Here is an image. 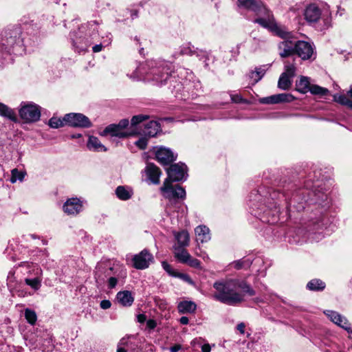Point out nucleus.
<instances>
[{
	"label": "nucleus",
	"instance_id": "0e129e2a",
	"mask_svg": "<svg viewBox=\"0 0 352 352\" xmlns=\"http://www.w3.org/2000/svg\"><path fill=\"white\" fill-rule=\"evenodd\" d=\"M124 343V338L122 339L120 341V344Z\"/></svg>",
	"mask_w": 352,
	"mask_h": 352
},
{
	"label": "nucleus",
	"instance_id": "37998d69",
	"mask_svg": "<svg viewBox=\"0 0 352 352\" xmlns=\"http://www.w3.org/2000/svg\"><path fill=\"white\" fill-rule=\"evenodd\" d=\"M162 267L163 269L171 276H173L175 277L177 272H175L173 268L172 267L170 266V265H169L167 262L166 261H163L162 263Z\"/></svg>",
	"mask_w": 352,
	"mask_h": 352
},
{
	"label": "nucleus",
	"instance_id": "7c9ffc66",
	"mask_svg": "<svg viewBox=\"0 0 352 352\" xmlns=\"http://www.w3.org/2000/svg\"><path fill=\"white\" fill-rule=\"evenodd\" d=\"M291 85V78L282 74L278 82V88L283 90H287L290 87Z\"/></svg>",
	"mask_w": 352,
	"mask_h": 352
},
{
	"label": "nucleus",
	"instance_id": "c9c22d12",
	"mask_svg": "<svg viewBox=\"0 0 352 352\" xmlns=\"http://www.w3.org/2000/svg\"><path fill=\"white\" fill-rule=\"evenodd\" d=\"M25 177V173L21 171H19L16 168L12 170L10 182L14 184L16 181H22Z\"/></svg>",
	"mask_w": 352,
	"mask_h": 352
},
{
	"label": "nucleus",
	"instance_id": "3c124183",
	"mask_svg": "<svg viewBox=\"0 0 352 352\" xmlns=\"http://www.w3.org/2000/svg\"><path fill=\"white\" fill-rule=\"evenodd\" d=\"M100 307L103 309H107L111 307V303L109 300H103L100 302Z\"/></svg>",
	"mask_w": 352,
	"mask_h": 352
},
{
	"label": "nucleus",
	"instance_id": "774afa93",
	"mask_svg": "<svg viewBox=\"0 0 352 352\" xmlns=\"http://www.w3.org/2000/svg\"><path fill=\"white\" fill-rule=\"evenodd\" d=\"M55 2H56V3H60V0H55Z\"/></svg>",
	"mask_w": 352,
	"mask_h": 352
},
{
	"label": "nucleus",
	"instance_id": "2f4dec72",
	"mask_svg": "<svg viewBox=\"0 0 352 352\" xmlns=\"http://www.w3.org/2000/svg\"><path fill=\"white\" fill-rule=\"evenodd\" d=\"M82 41V39H76L73 41V45L78 52L87 51L89 46L91 43V41L88 40L85 41V42L83 43Z\"/></svg>",
	"mask_w": 352,
	"mask_h": 352
},
{
	"label": "nucleus",
	"instance_id": "f03ea898",
	"mask_svg": "<svg viewBox=\"0 0 352 352\" xmlns=\"http://www.w3.org/2000/svg\"><path fill=\"white\" fill-rule=\"evenodd\" d=\"M171 67L170 63L164 60H149L138 66L130 78L136 80H153L162 85L169 78Z\"/></svg>",
	"mask_w": 352,
	"mask_h": 352
},
{
	"label": "nucleus",
	"instance_id": "4c0bfd02",
	"mask_svg": "<svg viewBox=\"0 0 352 352\" xmlns=\"http://www.w3.org/2000/svg\"><path fill=\"white\" fill-rule=\"evenodd\" d=\"M25 282L34 290H38L41 287V280L38 278H25Z\"/></svg>",
	"mask_w": 352,
	"mask_h": 352
},
{
	"label": "nucleus",
	"instance_id": "6e6d98bb",
	"mask_svg": "<svg viewBox=\"0 0 352 352\" xmlns=\"http://www.w3.org/2000/svg\"><path fill=\"white\" fill-rule=\"evenodd\" d=\"M13 281H14L13 276H9L8 277V285L10 288V289H12L14 288V285L12 284Z\"/></svg>",
	"mask_w": 352,
	"mask_h": 352
},
{
	"label": "nucleus",
	"instance_id": "4468645a",
	"mask_svg": "<svg viewBox=\"0 0 352 352\" xmlns=\"http://www.w3.org/2000/svg\"><path fill=\"white\" fill-rule=\"evenodd\" d=\"M63 210L68 215H77L83 210L82 201L77 197L69 198L63 204Z\"/></svg>",
	"mask_w": 352,
	"mask_h": 352
},
{
	"label": "nucleus",
	"instance_id": "9d476101",
	"mask_svg": "<svg viewBox=\"0 0 352 352\" xmlns=\"http://www.w3.org/2000/svg\"><path fill=\"white\" fill-rule=\"evenodd\" d=\"M65 124L74 127L89 128L91 126L89 119L82 113H70L64 116Z\"/></svg>",
	"mask_w": 352,
	"mask_h": 352
},
{
	"label": "nucleus",
	"instance_id": "bf43d9fd",
	"mask_svg": "<svg viewBox=\"0 0 352 352\" xmlns=\"http://www.w3.org/2000/svg\"><path fill=\"white\" fill-rule=\"evenodd\" d=\"M180 323L182 324H187L189 322V320L187 317L186 316H182L180 320Z\"/></svg>",
	"mask_w": 352,
	"mask_h": 352
},
{
	"label": "nucleus",
	"instance_id": "0eeeda50",
	"mask_svg": "<svg viewBox=\"0 0 352 352\" xmlns=\"http://www.w3.org/2000/svg\"><path fill=\"white\" fill-rule=\"evenodd\" d=\"M305 19L310 25H314L320 19L323 20V27L320 30H324L329 28L331 26V20L329 17L322 16L320 9L315 4L309 5L305 10L304 12Z\"/></svg>",
	"mask_w": 352,
	"mask_h": 352
},
{
	"label": "nucleus",
	"instance_id": "4d7b16f0",
	"mask_svg": "<svg viewBox=\"0 0 352 352\" xmlns=\"http://www.w3.org/2000/svg\"><path fill=\"white\" fill-rule=\"evenodd\" d=\"M211 351V346L209 344H204L201 346V351L202 352H210Z\"/></svg>",
	"mask_w": 352,
	"mask_h": 352
},
{
	"label": "nucleus",
	"instance_id": "c03bdc74",
	"mask_svg": "<svg viewBox=\"0 0 352 352\" xmlns=\"http://www.w3.org/2000/svg\"><path fill=\"white\" fill-rule=\"evenodd\" d=\"M276 95L265 97L260 99V102L263 104H277Z\"/></svg>",
	"mask_w": 352,
	"mask_h": 352
},
{
	"label": "nucleus",
	"instance_id": "de8ad7c7",
	"mask_svg": "<svg viewBox=\"0 0 352 352\" xmlns=\"http://www.w3.org/2000/svg\"><path fill=\"white\" fill-rule=\"evenodd\" d=\"M175 277H178L181 279H182L183 280L190 283V284H192V279L190 278V277L186 274H182V273H179V272H177Z\"/></svg>",
	"mask_w": 352,
	"mask_h": 352
},
{
	"label": "nucleus",
	"instance_id": "5701e85b",
	"mask_svg": "<svg viewBox=\"0 0 352 352\" xmlns=\"http://www.w3.org/2000/svg\"><path fill=\"white\" fill-rule=\"evenodd\" d=\"M120 304L124 307H129L133 302L134 298L129 291L119 292L116 296Z\"/></svg>",
	"mask_w": 352,
	"mask_h": 352
},
{
	"label": "nucleus",
	"instance_id": "e433bc0d",
	"mask_svg": "<svg viewBox=\"0 0 352 352\" xmlns=\"http://www.w3.org/2000/svg\"><path fill=\"white\" fill-rule=\"evenodd\" d=\"M309 91L312 94L321 96H324L329 92L328 89L321 87L318 85H311Z\"/></svg>",
	"mask_w": 352,
	"mask_h": 352
},
{
	"label": "nucleus",
	"instance_id": "5fc2aeb1",
	"mask_svg": "<svg viewBox=\"0 0 352 352\" xmlns=\"http://www.w3.org/2000/svg\"><path fill=\"white\" fill-rule=\"evenodd\" d=\"M102 47H103L102 44H98V45H94L92 47V50L95 53L100 52L102 50Z\"/></svg>",
	"mask_w": 352,
	"mask_h": 352
},
{
	"label": "nucleus",
	"instance_id": "393cba45",
	"mask_svg": "<svg viewBox=\"0 0 352 352\" xmlns=\"http://www.w3.org/2000/svg\"><path fill=\"white\" fill-rule=\"evenodd\" d=\"M174 236L177 242V247H186L189 245L190 236L186 230H182L181 232H174Z\"/></svg>",
	"mask_w": 352,
	"mask_h": 352
},
{
	"label": "nucleus",
	"instance_id": "c756f323",
	"mask_svg": "<svg viewBox=\"0 0 352 352\" xmlns=\"http://www.w3.org/2000/svg\"><path fill=\"white\" fill-rule=\"evenodd\" d=\"M307 287L311 291L323 290L325 284L320 279H313L307 283Z\"/></svg>",
	"mask_w": 352,
	"mask_h": 352
},
{
	"label": "nucleus",
	"instance_id": "69168bd1",
	"mask_svg": "<svg viewBox=\"0 0 352 352\" xmlns=\"http://www.w3.org/2000/svg\"><path fill=\"white\" fill-rule=\"evenodd\" d=\"M79 137H80V134H78V135H76L73 136V138H79Z\"/></svg>",
	"mask_w": 352,
	"mask_h": 352
},
{
	"label": "nucleus",
	"instance_id": "f3484780",
	"mask_svg": "<svg viewBox=\"0 0 352 352\" xmlns=\"http://www.w3.org/2000/svg\"><path fill=\"white\" fill-rule=\"evenodd\" d=\"M144 172L151 183L153 184H160V177L162 172L156 165L153 163H148L145 167Z\"/></svg>",
	"mask_w": 352,
	"mask_h": 352
},
{
	"label": "nucleus",
	"instance_id": "f704fd0d",
	"mask_svg": "<svg viewBox=\"0 0 352 352\" xmlns=\"http://www.w3.org/2000/svg\"><path fill=\"white\" fill-rule=\"evenodd\" d=\"M65 124V122L64 120V118L63 119L52 117L49 120V125L50 127L53 129H58L59 127L63 126Z\"/></svg>",
	"mask_w": 352,
	"mask_h": 352
},
{
	"label": "nucleus",
	"instance_id": "603ef678",
	"mask_svg": "<svg viewBox=\"0 0 352 352\" xmlns=\"http://www.w3.org/2000/svg\"><path fill=\"white\" fill-rule=\"evenodd\" d=\"M231 100L236 103L242 102L243 101L241 96L239 94L231 95Z\"/></svg>",
	"mask_w": 352,
	"mask_h": 352
},
{
	"label": "nucleus",
	"instance_id": "a19ab883",
	"mask_svg": "<svg viewBox=\"0 0 352 352\" xmlns=\"http://www.w3.org/2000/svg\"><path fill=\"white\" fill-rule=\"evenodd\" d=\"M277 103L285 102H292L294 100V98L292 94H276Z\"/></svg>",
	"mask_w": 352,
	"mask_h": 352
},
{
	"label": "nucleus",
	"instance_id": "bb28decb",
	"mask_svg": "<svg viewBox=\"0 0 352 352\" xmlns=\"http://www.w3.org/2000/svg\"><path fill=\"white\" fill-rule=\"evenodd\" d=\"M184 247L174 246L175 257L181 263H185L190 258V254L187 252Z\"/></svg>",
	"mask_w": 352,
	"mask_h": 352
},
{
	"label": "nucleus",
	"instance_id": "864d4df0",
	"mask_svg": "<svg viewBox=\"0 0 352 352\" xmlns=\"http://www.w3.org/2000/svg\"><path fill=\"white\" fill-rule=\"evenodd\" d=\"M245 324L243 322H241L237 325L236 329L241 334H243L245 333Z\"/></svg>",
	"mask_w": 352,
	"mask_h": 352
},
{
	"label": "nucleus",
	"instance_id": "1a4fd4ad",
	"mask_svg": "<svg viewBox=\"0 0 352 352\" xmlns=\"http://www.w3.org/2000/svg\"><path fill=\"white\" fill-rule=\"evenodd\" d=\"M168 177L171 182L186 180L188 177L187 166L182 163L172 164L166 168Z\"/></svg>",
	"mask_w": 352,
	"mask_h": 352
},
{
	"label": "nucleus",
	"instance_id": "f257e3e1",
	"mask_svg": "<svg viewBox=\"0 0 352 352\" xmlns=\"http://www.w3.org/2000/svg\"><path fill=\"white\" fill-rule=\"evenodd\" d=\"M213 298L228 305H236L245 300V296H253L254 290L244 280L228 279L216 281Z\"/></svg>",
	"mask_w": 352,
	"mask_h": 352
},
{
	"label": "nucleus",
	"instance_id": "a211bd4d",
	"mask_svg": "<svg viewBox=\"0 0 352 352\" xmlns=\"http://www.w3.org/2000/svg\"><path fill=\"white\" fill-rule=\"evenodd\" d=\"M160 131V124L157 121H149L144 125V129H141L138 135H142L147 137H154Z\"/></svg>",
	"mask_w": 352,
	"mask_h": 352
},
{
	"label": "nucleus",
	"instance_id": "4be33fe9",
	"mask_svg": "<svg viewBox=\"0 0 352 352\" xmlns=\"http://www.w3.org/2000/svg\"><path fill=\"white\" fill-rule=\"evenodd\" d=\"M348 96L352 98V87L347 91V95L344 94H335L333 100L339 104L346 106L352 109V100Z\"/></svg>",
	"mask_w": 352,
	"mask_h": 352
},
{
	"label": "nucleus",
	"instance_id": "ea45409f",
	"mask_svg": "<svg viewBox=\"0 0 352 352\" xmlns=\"http://www.w3.org/2000/svg\"><path fill=\"white\" fill-rule=\"evenodd\" d=\"M295 73H296L295 65L285 63V72L283 73V74H285V76L292 78L293 76H294Z\"/></svg>",
	"mask_w": 352,
	"mask_h": 352
},
{
	"label": "nucleus",
	"instance_id": "052dcab7",
	"mask_svg": "<svg viewBox=\"0 0 352 352\" xmlns=\"http://www.w3.org/2000/svg\"><path fill=\"white\" fill-rule=\"evenodd\" d=\"M147 324H148V326L150 328H151V329H153V328H154V327H155V321L151 320H148V321Z\"/></svg>",
	"mask_w": 352,
	"mask_h": 352
},
{
	"label": "nucleus",
	"instance_id": "8fccbe9b",
	"mask_svg": "<svg viewBox=\"0 0 352 352\" xmlns=\"http://www.w3.org/2000/svg\"><path fill=\"white\" fill-rule=\"evenodd\" d=\"M181 54H186V55H192L194 54V50L190 47H184L181 50Z\"/></svg>",
	"mask_w": 352,
	"mask_h": 352
},
{
	"label": "nucleus",
	"instance_id": "a18cd8bd",
	"mask_svg": "<svg viewBox=\"0 0 352 352\" xmlns=\"http://www.w3.org/2000/svg\"><path fill=\"white\" fill-rule=\"evenodd\" d=\"M148 144L147 138L145 137H142L140 138L135 142V144L140 149L143 150L146 148Z\"/></svg>",
	"mask_w": 352,
	"mask_h": 352
},
{
	"label": "nucleus",
	"instance_id": "6ab92c4d",
	"mask_svg": "<svg viewBox=\"0 0 352 352\" xmlns=\"http://www.w3.org/2000/svg\"><path fill=\"white\" fill-rule=\"evenodd\" d=\"M116 197L122 201L129 200L133 195V190L129 186H118L115 190Z\"/></svg>",
	"mask_w": 352,
	"mask_h": 352
},
{
	"label": "nucleus",
	"instance_id": "09e8293b",
	"mask_svg": "<svg viewBox=\"0 0 352 352\" xmlns=\"http://www.w3.org/2000/svg\"><path fill=\"white\" fill-rule=\"evenodd\" d=\"M118 278L111 276L108 280V287L110 289L114 288L118 283Z\"/></svg>",
	"mask_w": 352,
	"mask_h": 352
},
{
	"label": "nucleus",
	"instance_id": "e2e57ef3",
	"mask_svg": "<svg viewBox=\"0 0 352 352\" xmlns=\"http://www.w3.org/2000/svg\"><path fill=\"white\" fill-rule=\"evenodd\" d=\"M117 352H126V351L124 348L119 346L118 348Z\"/></svg>",
	"mask_w": 352,
	"mask_h": 352
},
{
	"label": "nucleus",
	"instance_id": "39448f33",
	"mask_svg": "<svg viewBox=\"0 0 352 352\" xmlns=\"http://www.w3.org/2000/svg\"><path fill=\"white\" fill-rule=\"evenodd\" d=\"M129 125V122L127 119L121 120L118 124H111L108 125L102 132L100 133L102 136L110 135L112 137L119 138H124L129 136L137 135L140 131L133 129L130 131L129 129L126 130V127Z\"/></svg>",
	"mask_w": 352,
	"mask_h": 352
},
{
	"label": "nucleus",
	"instance_id": "680f3d73",
	"mask_svg": "<svg viewBox=\"0 0 352 352\" xmlns=\"http://www.w3.org/2000/svg\"><path fill=\"white\" fill-rule=\"evenodd\" d=\"M96 269H97V271L96 272V278L98 279L100 277V276L98 275V272L100 269V267L98 266Z\"/></svg>",
	"mask_w": 352,
	"mask_h": 352
},
{
	"label": "nucleus",
	"instance_id": "dca6fc26",
	"mask_svg": "<svg viewBox=\"0 0 352 352\" xmlns=\"http://www.w3.org/2000/svg\"><path fill=\"white\" fill-rule=\"evenodd\" d=\"M324 314L338 326L344 329L347 332L351 331V324L344 316L332 310H326L324 311Z\"/></svg>",
	"mask_w": 352,
	"mask_h": 352
},
{
	"label": "nucleus",
	"instance_id": "20e7f679",
	"mask_svg": "<svg viewBox=\"0 0 352 352\" xmlns=\"http://www.w3.org/2000/svg\"><path fill=\"white\" fill-rule=\"evenodd\" d=\"M21 28L9 26L0 30V60L11 52L15 45L21 43Z\"/></svg>",
	"mask_w": 352,
	"mask_h": 352
},
{
	"label": "nucleus",
	"instance_id": "338daca9",
	"mask_svg": "<svg viewBox=\"0 0 352 352\" xmlns=\"http://www.w3.org/2000/svg\"><path fill=\"white\" fill-rule=\"evenodd\" d=\"M125 275H126V272L124 271V272H123V274L122 275V276L124 277V276H125Z\"/></svg>",
	"mask_w": 352,
	"mask_h": 352
},
{
	"label": "nucleus",
	"instance_id": "7ed1b4c3",
	"mask_svg": "<svg viewBox=\"0 0 352 352\" xmlns=\"http://www.w3.org/2000/svg\"><path fill=\"white\" fill-rule=\"evenodd\" d=\"M254 23H258L283 39L278 45V53L281 58L289 57L294 54L296 41L292 40V33L284 27L278 25L272 14L270 13L266 16L256 19Z\"/></svg>",
	"mask_w": 352,
	"mask_h": 352
},
{
	"label": "nucleus",
	"instance_id": "ddd939ff",
	"mask_svg": "<svg viewBox=\"0 0 352 352\" xmlns=\"http://www.w3.org/2000/svg\"><path fill=\"white\" fill-rule=\"evenodd\" d=\"M238 6L254 12L256 14H264L266 16L270 11L259 1L256 0H237Z\"/></svg>",
	"mask_w": 352,
	"mask_h": 352
},
{
	"label": "nucleus",
	"instance_id": "6e6552de",
	"mask_svg": "<svg viewBox=\"0 0 352 352\" xmlns=\"http://www.w3.org/2000/svg\"><path fill=\"white\" fill-rule=\"evenodd\" d=\"M160 190L164 198L169 200L170 202L176 199H184L186 197V190L179 185L173 186L169 179H165Z\"/></svg>",
	"mask_w": 352,
	"mask_h": 352
},
{
	"label": "nucleus",
	"instance_id": "f8f14e48",
	"mask_svg": "<svg viewBox=\"0 0 352 352\" xmlns=\"http://www.w3.org/2000/svg\"><path fill=\"white\" fill-rule=\"evenodd\" d=\"M294 54L303 60H309L315 55L314 48L309 42L298 41L295 42Z\"/></svg>",
	"mask_w": 352,
	"mask_h": 352
},
{
	"label": "nucleus",
	"instance_id": "2eb2a0df",
	"mask_svg": "<svg viewBox=\"0 0 352 352\" xmlns=\"http://www.w3.org/2000/svg\"><path fill=\"white\" fill-rule=\"evenodd\" d=\"M155 157L157 161L164 165L168 164L177 158V155H175L173 151L166 147L159 146L155 148Z\"/></svg>",
	"mask_w": 352,
	"mask_h": 352
},
{
	"label": "nucleus",
	"instance_id": "a878e982",
	"mask_svg": "<svg viewBox=\"0 0 352 352\" xmlns=\"http://www.w3.org/2000/svg\"><path fill=\"white\" fill-rule=\"evenodd\" d=\"M0 116L14 122L18 121L14 111L1 102H0Z\"/></svg>",
	"mask_w": 352,
	"mask_h": 352
},
{
	"label": "nucleus",
	"instance_id": "79ce46f5",
	"mask_svg": "<svg viewBox=\"0 0 352 352\" xmlns=\"http://www.w3.org/2000/svg\"><path fill=\"white\" fill-rule=\"evenodd\" d=\"M87 34L89 35L94 36L98 32V23L96 21H91L87 24Z\"/></svg>",
	"mask_w": 352,
	"mask_h": 352
},
{
	"label": "nucleus",
	"instance_id": "412c9836",
	"mask_svg": "<svg viewBox=\"0 0 352 352\" xmlns=\"http://www.w3.org/2000/svg\"><path fill=\"white\" fill-rule=\"evenodd\" d=\"M87 146L90 151L95 152H105L107 148L104 146L97 137L90 135L89 137Z\"/></svg>",
	"mask_w": 352,
	"mask_h": 352
},
{
	"label": "nucleus",
	"instance_id": "13d9d810",
	"mask_svg": "<svg viewBox=\"0 0 352 352\" xmlns=\"http://www.w3.org/2000/svg\"><path fill=\"white\" fill-rule=\"evenodd\" d=\"M182 348L180 344H175V346L170 348V352H178Z\"/></svg>",
	"mask_w": 352,
	"mask_h": 352
},
{
	"label": "nucleus",
	"instance_id": "72a5a7b5",
	"mask_svg": "<svg viewBox=\"0 0 352 352\" xmlns=\"http://www.w3.org/2000/svg\"><path fill=\"white\" fill-rule=\"evenodd\" d=\"M25 317L27 321L32 325H34L37 320L36 312L30 309H26L25 310Z\"/></svg>",
	"mask_w": 352,
	"mask_h": 352
},
{
	"label": "nucleus",
	"instance_id": "473e14b6",
	"mask_svg": "<svg viewBox=\"0 0 352 352\" xmlns=\"http://www.w3.org/2000/svg\"><path fill=\"white\" fill-rule=\"evenodd\" d=\"M265 70L259 68L255 71L250 72L249 77L252 80V84L254 85L258 82L264 76Z\"/></svg>",
	"mask_w": 352,
	"mask_h": 352
},
{
	"label": "nucleus",
	"instance_id": "58836bf2",
	"mask_svg": "<svg viewBox=\"0 0 352 352\" xmlns=\"http://www.w3.org/2000/svg\"><path fill=\"white\" fill-rule=\"evenodd\" d=\"M250 261L249 260L241 259L236 261L232 263L233 267L236 270H240L242 268H248L250 266Z\"/></svg>",
	"mask_w": 352,
	"mask_h": 352
},
{
	"label": "nucleus",
	"instance_id": "9b49d317",
	"mask_svg": "<svg viewBox=\"0 0 352 352\" xmlns=\"http://www.w3.org/2000/svg\"><path fill=\"white\" fill-rule=\"evenodd\" d=\"M153 261V257L148 250H143L140 253L135 254L131 260L132 266L138 270H144L148 268L151 263Z\"/></svg>",
	"mask_w": 352,
	"mask_h": 352
},
{
	"label": "nucleus",
	"instance_id": "b1692460",
	"mask_svg": "<svg viewBox=\"0 0 352 352\" xmlns=\"http://www.w3.org/2000/svg\"><path fill=\"white\" fill-rule=\"evenodd\" d=\"M197 305L192 301L184 300L179 302L177 309L180 314H192L195 311Z\"/></svg>",
	"mask_w": 352,
	"mask_h": 352
},
{
	"label": "nucleus",
	"instance_id": "423d86ee",
	"mask_svg": "<svg viewBox=\"0 0 352 352\" xmlns=\"http://www.w3.org/2000/svg\"><path fill=\"white\" fill-rule=\"evenodd\" d=\"M19 113L25 122L38 121L41 117V110L38 105L32 102H22Z\"/></svg>",
	"mask_w": 352,
	"mask_h": 352
},
{
	"label": "nucleus",
	"instance_id": "aec40b11",
	"mask_svg": "<svg viewBox=\"0 0 352 352\" xmlns=\"http://www.w3.org/2000/svg\"><path fill=\"white\" fill-rule=\"evenodd\" d=\"M196 241L201 243L210 240V230L206 226H199L195 229Z\"/></svg>",
	"mask_w": 352,
	"mask_h": 352
},
{
	"label": "nucleus",
	"instance_id": "49530a36",
	"mask_svg": "<svg viewBox=\"0 0 352 352\" xmlns=\"http://www.w3.org/2000/svg\"><path fill=\"white\" fill-rule=\"evenodd\" d=\"M187 264H188L190 267H200V262L199 260H197V258H192L190 255V258L188 259V261H186Z\"/></svg>",
	"mask_w": 352,
	"mask_h": 352
},
{
	"label": "nucleus",
	"instance_id": "c85d7f7f",
	"mask_svg": "<svg viewBox=\"0 0 352 352\" xmlns=\"http://www.w3.org/2000/svg\"><path fill=\"white\" fill-rule=\"evenodd\" d=\"M148 118V116L146 115H137L132 117L131 120V125L129 128L130 131H133V129L140 131L141 129H139L138 126L144 120H146Z\"/></svg>",
	"mask_w": 352,
	"mask_h": 352
},
{
	"label": "nucleus",
	"instance_id": "cd10ccee",
	"mask_svg": "<svg viewBox=\"0 0 352 352\" xmlns=\"http://www.w3.org/2000/svg\"><path fill=\"white\" fill-rule=\"evenodd\" d=\"M296 89L300 93L305 94L309 91L310 88V82L309 78L301 76L300 80L296 82Z\"/></svg>",
	"mask_w": 352,
	"mask_h": 352
}]
</instances>
